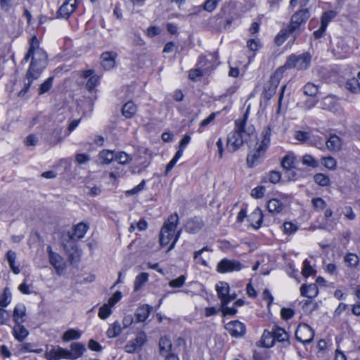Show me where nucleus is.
Returning a JSON list of instances; mask_svg holds the SVG:
<instances>
[{"label": "nucleus", "mask_w": 360, "mask_h": 360, "mask_svg": "<svg viewBox=\"0 0 360 360\" xmlns=\"http://www.w3.org/2000/svg\"><path fill=\"white\" fill-rule=\"evenodd\" d=\"M30 58L31 63L26 73L27 82L18 93L19 96H24L26 94L33 81L40 76L47 64V55L43 49L39 48V42L36 37H32L28 52L23 61L27 62Z\"/></svg>", "instance_id": "obj_1"}, {"label": "nucleus", "mask_w": 360, "mask_h": 360, "mask_svg": "<svg viewBox=\"0 0 360 360\" xmlns=\"http://www.w3.org/2000/svg\"><path fill=\"white\" fill-rule=\"evenodd\" d=\"M248 112L242 118L235 120V128L227 137V146L231 152L237 150L244 143L255 139V129L252 125L247 126Z\"/></svg>", "instance_id": "obj_2"}, {"label": "nucleus", "mask_w": 360, "mask_h": 360, "mask_svg": "<svg viewBox=\"0 0 360 360\" xmlns=\"http://www.w3.org/2000/svg\"><path fill=\"white\" fill-rule=\"evenodd\" d=\"M178 222L179 216L176 213L170 215L165 221L160 233V243L162 246L169 244L175 233Z\"/></svg>", "instance_id": "obj_3"}, {"label": "nucleus", "mask_w": 360, "mask_h": 360, "mask_svg": "<svg viewBox=\"0 0 360 360\" xmlns=\"http://www.w3.org/2000/svg\"><path fill=\"white\" fill-rule=\"evenodd\" d=\"M311 56L308 53L300 55H291L288 57L284 65L285 68H296L297 70H305L310 64Z\"/></svg>", "instance_id": "obj_4"}, {"label": "nucleus", "mask_w": 360, "mask_h": 360, "mask_svg": "<svg viewBox=\"0 0 360 360\" xmlns=\"http://www.w3.org/2000/svg\"><path fill=\"white\" fill-rule=\"evenodd\" d=\"M281 78V72H275L270 77L269 82L265 84L262 95L264 98L269 100L275 94L276 89Z\"/></svg>", "instance_id": "obj_5"}, {"label": "nucleus", "mask_w": 360, "mask_h": 360, "mask_svg": "<svg viewBox=\"0 0 360 360\" xmlns=\"http://www.w3.org/2000/svg\"><path fill=\"white\" fill-rule=\"evenodd\" d=\"M314 336V333L312 328L307 324H300L295 331V338L297 340L302 342L303 344L310 343Z\"/></svg>", "instance_id": "obj_6"}, {"label": "nucleus", "mask_w": 360, "mask_h": 360, "mask_svg": "<svg viewBox=\"0 0 360 360\" xmlns=\"http://www.w3.org/2000/svg\"><path fill=\"white\" fill-rule=\"evenodd\" d=\"M309 11L307 8L300 9L292 15L289 25L297 32L302 25L304 24L309 18Z\"/></svg>", "instance_id": "obj_7"}, {"label": "nucleus", "mask_w": 360, "mask_h": 360, "mask_svg": "<svg viewBox=\"0 0 360 360\" xmlns=\"http://www.w3.org/2000/svg\"><path fill=\"white\" fill-rule=\"evenodd\" d=\"M46 250L50 264L54 267L56 274L61 275L65 268L63 258L57 252H53L50 245L46 248Z\"/></svg>", "instance_id": "obj_8"}, {"label": "nucleus", "mask_w": 360, "mask_h": 360, "mask_svg": "<svg viewBox=\"0 0 360 360\" xmlns=\"http://www.w3.org/2000/svg\"><path fill=\"white\" fill-rule=\"evenodd\" d=\"M243 267L244 266L238 261L223 259L218 263L217 270L219 273L224 274L234 271H238L241 270Z\"/></svg>", "instance_id": "obj_9"}, {"label": "nucleus", "mask_w": 360, "mask_h": 360, "mask_svg": "<svg viewBox=\"0 0 360 360\" xmlns=\"http://www.w3.org/2000/svg\"><path fill=\"white\" fill-rule=\"evenodd\" d=\"M147 341V336L144 332H140L136 335L134 340L129 341L124 346V349L127 353H133L139 349Z\"/></svg>", "instance_id": "obj_10"}, {"label": "nucleus", "mask_w": 360, "mask_h": 360, "mask_svg": "<svg viewBox=\"0 0 360 360\" xmlns=\"http://www.w3.org/2000/svg\"><path fill=\"white\" fill-rule=\"evenodd\" d=\"M266 148L258 144L257 148L250 152L247 157V165L250 167H252L257 165L259 159L264 155Z\"/></svg>", "instance_id": "obj_11"}, {"label": "nucleus", "mask_w": 360, "mask_h": 360, "mask_svg": "<svg viewBox=\"0 0 360 360\" xmlns=\"http://www.w3.org/2000/svg\"><path fill=\"white\" fill-rule=\"evenodd\" d=\"M226 329L227 331L234 337H240L243 336L245 333V325L238 321H233L228 323L226 325Z\"/></svg>", "instance_id": "obj_12"}, {"label": "nucleus", "mask_w": 360, "mask_h": 360, "mask_svg": "<svg viewBox=\"0 0 360 360\" xmlns=\"http://www.w3.org/2000/svg\"><path fill=\"white\" fill-rule=\"evenodd\" d=\"M77 6L75 0H66L58 9V15L62 18H68L75 11Z\"/></svg>", "instance_id": "obj_13"}, {"label": "nucleus", "mask_w": 360, "mask_h": 360, "mask_svg": "<svg viewBox=\"0 0 360 360\" xmlns=\"http://www.w3.org/2000/svg\"><path fill=\"white\" fill-rule=\"evenodd\" d=\"M296 158L293 153H288L283 157L281 161L283 168L290 172L292 177L295 176V172L293 170L295 168Z\"/></svg>", "instance_id": "obj_14"}, {"label": "nucleus", "mask_w": 360, "mask_h": 360, "mask_svg": "<svg viewBox=\"0 0 360 360\" xmlns=\"http://www.w3.org/2000/svg\"><path fill=\"white\" fill-rule=\"evenodd\" d=\"M295 33L294 39H296L297 32L292 30L288 25L286 27L282 29L275 37V43L278 46L282 45L284 41L288 39L290 34Z\"/></svg>", "instance_id": "obj_15"}, {"label": "nucleus", "mask_w": 360, "mask_h": 360, "mask_svg": "<svg viewBox=\"0 0 360 360\" xmlns=\"http://www.w3.org/2000/svg\"><path fill=\"white\" fill-rule=\"evenodd\" d=\"M26 307L22 304L15 305L13 312V319L15 324L22 323L26 319Z\"/></svg>", "instance_id": "obj_16"}, {"label": "nucleus", "mask_w": 360, "mask_h": 360, "mask_svg": "<svg viewBox=\"0 0 360 360\" xmlns=\"http://www.w3.org/2000/svg\"><path fill=\"white\" fill-rule=\"evenodd\" d=\"M117 53L115 52H105L101 54V64L104 69L110 70L115 65Z\"/></svg>", "instance_id": "obj_17"}, {"label": "nucleus", "mask_w": 360, "mask_h": 360, "mask_svg": "<svg viewBox=\"0 0 360 360\" xmlns=\"http://www.w3.org/2000/svg\"><path fill=\"white\" fill-rule=\"evenodd\" d=\"M70 347L69 353L71 360L79 358L86 351L85 345L80 342H73L70 345Z\"/></svg>", "instance_id": "obj_18"}, {"label": "nucleus", "mask_w": 360, "mask_h": 360, "mask_svg": "<svg viewBox=\"0 0 360 360\" xmlns=\"http://www.w3.org/2000/svg\"><path fill=\"white\" fill-rule=\"evenodd\" d=\"M203 226V222L200 218H193L188 220L186 224V230L188 233H195Z\"/></svg>", "instance_id": "obj_19"}, {"label": "nucleus", "mask_w": 360, "mask_h": 360, "mask_svg": "<svg viewBox=\"0 0 360 360\" xmlns=\"http://www.w3.org/2000/svg\"><path fill=\"white\" fill-rule=\"evenodd\" d=\"M217 295L221 300V307L226 305L225 299L229 292V285L227 283L221 282L216 285Z\"/></svg>", "instance_id": "obj_20"}, {"label": "nucleus", "mask_w": 360, "mask_h": 360, "mask_svg": "<svg viewBox=\"0 0 360 360\" xmlns=\"http://www.w3.org/2000/svg\"><path fill=\"white\" fill-rule=\"evenodd\" d=\"M250 221L255 229H259L262 223L263 214L260 208L257 207L250 215Z\"/></svg>", "instance_id": "obj_21"}, {"label": "nucleus", "mask_w": 360, "mask_h": 360, "mask_svg": "<svg viewBox=\"0 0 360 360\" xmlns=\"http://www.w3.org/2000/svg\"><path fill=\"white\" fill-rule=\"evenodd\" d=\"M300 292L302 296L313 298L318 294V287L315 283L302 285L300 288Z\"/></svg>", "instance_id": "obj_22"}, {"label": "nucleus", "mask_w": 360, "mask_h": 360, "mask_svg": "<svg viewBox=\"0 0 360 360\" xmlns=\"http://www.w3.org/2000/svg\"><path fill=\"white\" fill-rule=\"evenodd\" d=\"M342 141L339 136L335 134L330 136L326 141L327 148L330 151H338L340 150Z\"/></svg>", "instance_id": "obj_23"}, {"label": "nucleus", "mask_w": 360, "mask_h": 360, "mask_svg": "<svg viewBox=\"0 0 360 360\" xmlns=\"http://www.w3.org/2000/svg\"><path fill=\"white\" fill-rule=\"evenodd\" d=\"M152 309V307L148 304H143L137 308L136 311V317L139 322L146 321Z\"/></svg>", "instance_id": "obj_24"}, {"label": "nucleus", "mask_w": 360, "mask_h": 360, "mask_svg": "<svg viewBox=\"0 0 360 360\" xmlns=\"http://www.w3.org/2000/svg\"><path fill=\"white\" fill-rule=\"evenodd\" d=\"M13 334L14 337L20 342L27 338L29 333L27 330L22 325V323L15 324L13 328Z\"/></svg>", "instance_id": "obj_25"}, {"label": "nucleus", "mask_w": 360, "mask_h": 360, "mask_svg": "<svg viewBox=\"0 0 360 360\" xmlns=\"http://www.w3.org/2000/svg\"><path fill=\"white\" fill-rule=\"evenodd\" d=\"M88 228L89 227L86 224H78L77 226H75L74 232L70 236V238L73 240L82 238L86 234Z\"/></svg>", "instance_id": "obj_26"}, {"label": "nucleus", "mask_w": 360, "mask_h": 360, "mask_svg": "<svg viewBox=\"0 0 360 360\" xmlns=\"http://www.w3.org/2000/svg\"><path fill=\"white\" fill-rule=\"evenodd\" d=\"M267 209L272 214H278L283 210V205L277 199H271L267 202Z\"/></svg>", "instance_id": "obj_27"}, {"label": "nucleus", "mask_w": 360, "mask_h": 360, "mask_svg": "<svg viewBox=\"0 0 360 360\" xmlns=\"http://www.w3.org/2000/svg\"><path fill=\"white\" fill-rule=\"evenodd\" d=\"M260 342L262 346L264 347L269 348L273 347L275 342L273 331L264 330Z\"/></svg>", "instance_id": "obj_28"}, {"label": "nucleus", "mask_w": 360, "mask_h": 360, "mask_svg": "<svg viewBox=\"0 0 360 360\" xmlns=\"http://www.w3.org/2000/svg\"><path fill=\"white\" fill-rule=\"evenodd\" d=\"M82 334V332L81 330L71 328L63 333L62 339L65 342L75 340L79 339Z\"/></svg>", "instance_id": "obj_29"}, {"label": "nucleus", "mask_w": 360, "mask_h": 360, "mask_svg": "<svg viewBox=\"0 0 360 360\" xmlns=\"http://www.w3.org/2000/svg\"><path fill=\"white\" fill-rule=\"evenodd\" d=\"M122 112L126 118H131L136 112V106L133 102H127L123 105Z\"/></svg>", "instance_id": "obj_30"}, {"label": "nucleus", "mask_w": 360, "mask_h": 360, "mask_svg": "<svg viewBox=\"0 0 360 360\" xmlns=\"http://www.w3.org/2000/svg\"><path fill=\"white\" fill-rule=\"evenodd\" d=\"M272 331L274 335L275 340H277L278 342H288L289 336L284 329L280 327L274 326V328H272Z\"/></svg>", "instance_id": "obj_31"}, {"label": "nucleus", "mask_w": 360, "mask_h": 360, "mask_svg": "<svg viewBox=\"0 0 360 360\" xmlns=\"http://www.w3.org/2000/svg\"><path fill=\"white\" fill-rule=\"evenodd\" d=\"M98 158L102 163L108 165L115 160V155L112 150H103L99 153Z\"/></svg>", "instance_id": "obj_32"}, {"label": "nucleus", "mask_w": 360, "mask_h": 360, "mask_svg": "<svg viewBox=\"0 0 360 360\" xmlns=\"http://www.w3.org/2000/svg\"><path fill=\"white\" fill-rule=\"evenodd\" d=\"M345 87L352 94L360 93V83L358 79L355 77L348 79L346 82Z\"/></svg>", "instance_id": "obj_33"}, {"label": "nucleus", "mask_w": 360, "mask_h": 360, "mask_svg": "<svg viewBox=\"0 0 360 360\" xmlns=\"http://www.w3.org/2000/svg\"><path fill=\"white\" fill-rule=\"evenodd\" d=\"M148 273H141L139 274L134 281V290L138 291L139 289L142 288V286L148 281Z\"/></svg>", "instance_id": "obj_34"}, {"label": "nucleus", "mask_w": 360, "mask_h": 360, "mask_svg": "<svg viewBox=\"0 0 360 360\" xmlns=\"http://www.w3.org/2000/svg\"><path fill=\"white\" fill-rule=\"evenodd\" d=\"M122 332V328L120 323L118 321L113 323L106 332V335L108 338H115L119 335Z\"/></svg>", "instance_id": "obj_35"}, {"label": "nucleus", "mask_w": 360, "mask_h": 360, "mask_svg": "<svg viewBox=\"0 0 360 360\" xmlns=\"http://www.w3.org/2000/svg\"><path fill=\"white\" fill-rule=\"evenodd\" d=\"M318 86L311 82L307 83L303 87V93L308 96L314 97L318 94Z\"/></svg>", "instance_id": "obj_36"}, {"label": "nucleus", "mask_w": 360, "mask_h": 360, "mask_svg": "<svg viewBox=\"0 0 360 360\" xmlns=\"http://www.w3.org/2000/svg\"><path fill=\"white\" fill-rule=\"evenodd\" d=\"M159 346L160 353L162 354H167L172 347L171 340L167 337L161 338L160 340Z\"/></svg>", "instance_id": "obj_37"}, {"label": "nucleus", "mask_w": 360, "mask_h": 360, "mask_svg": "<svg viewBox=\"0 0 360 360\" xmlns=\"http://www.w3.org/2000/svg\"><path fill=\"white\" fill-rule=\"evenodd\" d=\"M337 13L334 11L324 12L321 18V25L327 27L328 23L336 17Z\"/></svg>", "instance_id": "obj_38"}, {"label": "nucleus", "mask_w": 360, "mask_h": 360, "mask_svg": "<svg viewBox=\"0 0 360 360\" xmlns=\"http://www.w3.org/2000/svg\"><path fill=\"white\" fill-rule=\"evenodd\" d=\"M314 181L321 186H327L330 183V179L328 176L324 174L319 173L314 176Z\"/></svg>", "instance_id": "obj_39"}, {"label": "nucleus", "mask_w": 360, "mask_h": 360, "mask_svg": "<svg viewBox=\"0 0 360 360\" xmlns=\"http://www.w3.org/2000/svg\"><path fill=\"white\" fill-rule=\"evenodd\" d=\"M53 78L52 77H50L47 78L41 84V86L39 89V95L44 94L45 93L48 92L51 89L52 84H53Z\"/></svg>", "instance_id": "obj_40"}, {"label": "nucleus", "mask_w": 360, "mask_h": 360, "mask_svg": "<svg viewBox=\"0 0 360 360\" xmlns=\"http://www.w3.org/2000/svg\"><path fill=\"white\" fill-rule=\"evenodd\" d=\"M111 307L109 304H104L99 309L98 316L101 319H106L112 313Z\"/></svg>", "instance_id": "obj_41"}, {"label": "nucleus", "mask_w": 360, "mask_h": 360, "mask_svg": "<svg viewBox=\"0 0 360 360\" xmlns=\"http://www.w3.org/2000/svg\"><path fill=\"white\" fill-rule=\"evenodd\" d=\"M11 301V295L8 292V289L6 288L0 297V307L4 309L10 304Z\"/></svg>", "instance_id": "obj_42"}, {"label": "nucleus", "mask_w": 360, "mask_h": 360, "mask_svg": "<svg viewBox=\"0 0 360 360\" xmlns=\"http://www.w3.org/2000/svg\"><path fill=\"white\" fill-rule=\"evenodd\" d=\"M321 162L324 167L330 170L335 169L337 165L336 160L330 156L322 158Z\"/></svg>", "instance_id": "obj_43"}, {"label": "nucleus", "mask_w": 360, "mask_h": 360, "mask_svg": "<svg viewBox=\"0 0 360 360\" xmlns=\"http://www.w3.org/2000/svg\"><path fill=\"white\" fill-rule=\"evenodd\" d=\"M302 163L304 165L316 168L319 166V162L311 155L306 154L302 157Z\"/></svg>", "instance_id": "obj_44"}, {"label": "nucleus", "mask_w": 360, "mask_h": 360, "mask_svg": "<svg viewBox=\"0 0 360 360\" xmlns=\"http://www.w3.org/2000/svg\"><path fill=\"white\" fill-rule=\"evenodd\" d=\"M115 160L121 165H126L131 160V158L124 152H120L115 155Z\"/></svg>", "instance_id": "obj_45"}, {"label": "nucleus", "mask_w": 360, "mask_h": 360, "mask_svg": "<svg viewBox=\"0 0 360 360\" xmlns=\"http://www.w3.org/2000/svg\"><path fill=\"white\" fill-rule=\"evenodd\" d=\"M221 0H206L203 4V10L212 12Z\"/></svg>", "instance_id": "obj_46"}, {"label": "nucleus", "mask_w": 360, "mask_h": 360, "mask_svg": "<svg viewBox=\"0 0 360 360\" xmlns=\"http://www.w3.org/2000/svg\"><path fill=\"white\" fill-rule=\"evenodd\" d=\"M247 47L252 51H256L262 47L260 40L259 39H250L247 41Z\"/></svg>", "instance_id": "obj_47"}, {"label": "nucleus", "mask_w": 360, "mask_h": 360, "mask_svg": "<svg viewBox=\"0 0 360 360\" xmlns=\"http://www.w3.org/2000/svg\"><path fill=\"white\" fill-rule=\"evenodd\" d=\"M271 130L269 127L266 128L263 131V139L261 141L259 145L267 148L269 143H270V137H271Z\"/></svg>", "instance_id": "obj_48"}, {"label": "nucleus", "mask_w": 360, "mask_h": 360, "mask_svg": "<svg viewBox=\"0 0 360 360\" xmlns=\"http://www.w3.org/2000/svg\"><path fill=\"white\" fill-rule=\"evenodd\" d=\"M311 203L316 211L323 210L326 203L321 198H314L311 200Z\"/></svg>", "instance_id": "obj_49"}, {"label": "nucleus", "mask_w": 360, "mask_h": 360, "mask_svg": "<svg viewBox=\"0 0 360 360\" xmlns=\"http://www.w3.org/2000/svg\"><path fill=\"white\" fill-rule=\"evenodd\" d=\"M98 82L99 77L96 75H92L87 81L86 87L89 91H91L98 84Z\"/></svg>", "instance_id": "obj_50"}, {"label": "nucleus", "mask_w": 360, "mask_h": 360, "mask_svg": "<svg viewBox=\"0 0 360 360\" xmlns=\"http://www.w3.org/2000/svg\"><path fill=\"white\" fill-rule=\"evenodd\" d=\"M20 351L22 352H34L36 354H39L43 351V349L41 348L40 349H34L32 344L27 342V343H24L23 345H22Z\"/></svg>", "instance_id": "obj_51"}, {"label": "nucleus", "mask_w": 360, "mask_h": 360, "mask_svg": "<svg viewBox=\"0 0 360 360\" xmlns=\"http://www.w3.org/2000/svg\"><path fill=\"white\" fill-rule=\"evenodd\" d=\"M345 262L350 266H356L359 262L358 256L354 254H347L345 257Z\"/></svg>", "instance_id": "obj_52"}, {"label": "nucleus", "mask_w": 360, "mask_h": 360, "mask_svg": "<svg viewBox=\"0 0 360 360\" xmlns=\"http://www.w3.org/2000/svg\"><path fill=\"white\" fill-rule=\"evenodd\" d=\"M204 74L202 70L199 69H193L189 71L188 77L190 79L193 81H197L199 78H200Z\"/></svg>", "instance_id": "obj_53"}, {"label": "nucleus", "mask_w": 360, "mask_h": 360, "mask_svg": "<svg viewBox=\"0 0 360 360\" xmlns=\"http://www.w3.org/2000/svg\"><path fill=\"white\" fill-rule=\"evenodd\" d=\"M186 278L184 276H180L177 278L169 281V285L172 288H181L185 283Z\"/></svg>", "instance_id": "obj_54"}, {"label": "nucleus", "mask_w": 360, "mask_h": 360, "mask_svg": "<svg viewBox=\"0 0 360 360\" xmlns=\"http://www.w3.org/2000/svg\"><path fill=\"white\" fill-rule=\"evenodd\" d=\"M145 186H146V181L142 180L138 186H135L134 188H133L131 190L127 191L126 194L127 195L137 194L144 189Z\"/></svg>", "instance_id": "obj_55"}, {"label": "nucleus", "mask_w": 360, "mask_h": 360, "mask_svg": "<svg viewBox=\"0 0 360 360\" xmlns=\"http://www.w3.org/2000/svg\"><path fill=\"white\" fill-rule=\"evenodd\" d=\"M264 192H265L264 186H257L252 190L251 195L255 198L259 199L264 196Z\"/></svg>", "instance_id": "obj_56"}, {"label": "nucleus", "mask_w": 360, "mask_h": 360, "mask_svg": "<svg viewBox=\"0 0 360 360\" xmlns=\"http://www.w3.org/2000/svg\"><path fill=\"white\" fill-rule=\"evenodd\" d=\"M295 138L300 141V142H305L310 138V134L309 132L303 131H297L295 133Z\"/></svg>", "instance_id": "obj_57"}, {"label": "nucleus", "mask_w": 360, "mask_h": 360, "mask_svg": "<svg viewBox=\"0 0 360 360\" xmlns=\"http://www.w3.org/2000/svg\"><path fill=\"white\" fill-rule=\"evenodd\" d=\"M297 230V226L292 222H285L283 224V232L287 234L295 233Z\"/></svg>", "instance_id": "obj_58"}, {"label": "nucleus", "mask_w": 360, "mask_h": 360, "mask_svg": "<svg viewBox=\"0 0 360 360\" xmlns=\"http://www.w3.org/2000/svg\"><path fill=\"white\" fill-rule=\"evenodd\" d=\"M57 347V356H58V360L60 359H70L69 350L65 349L63 347H60L59 346Z\"/></svg>", "instance_id": "obj_59"}, {"label": "nucleus", "mask_w": 360, "mask_h": 360, "mask_svg": "<svg viewBox=\"0 0 360 360\" xmlns=\"http://www.w3.org/2000/svg\"><path fill=\"white\" fill-rule=\"evenodd\" d=\"M314 272L312 267L310 266L309 261L305 259L303 262L302 274L303 276L308 277L311 276Z\"/></svg>", "instance_id": "obj_60"}, {"label": "nucleus", "mask_w": 360, "mask_h": 360, "mask_svg": "<svg viewBox=\"0 0 360 360\" xmlns=\"http://www.w3.org/2000/svg\"><path fill=\"white\" fill-rule=\"evenodd\" d=\"M10 318L9 313L5 309L0 307V325L6 324Z\"/></svg>", "instance_id": "obj_61"}, {"label": "nucleus", "mask_w": 360, "mask_h": 360, "mask_svg": "<svg viewBox=\"0 0 360 360\" xmlns=\"http://www.w3.org/2000/svg\"><path fill=\"white\" fill-rule=\"evenodd\" d=\"M45 358L47 360H58L57 347H53L50 350H47L45 353Z\"/></svg>", "instance_id": "obj_62"}, {"label": "nucleus", "mask_w": 360, "mask_h": 360, "mask_svg": "<svg viewBox=\"0 0 360 360\" xmlns=\"http://www.w3.org/2000/svg\"><path fill=\"white\" fill-rule=\"evenodd\" d=\"M294 311L290 308H283L281 311V315L283 319L288 320L294 315Z\"/></svg>", "instance_id": "obj_63"}, {"label": "nucleus", "mask_w": 360, "mask_h": 360, "mask_svg": "<svg viewBox=\"0 0 360 360\" xmlns=\"http://www.w3.org/2000/svg\"><path fill=\"white\" fill-rule=\"evenodd\" d=\"M121 297V292L120 291H117L113 294V295L111 297L109 298L108 304H109L111 307H113L120 300Z\"/></svg>", "instance_id": "obj_64"}]
</instances>
